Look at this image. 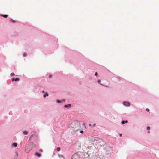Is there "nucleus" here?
Returning a JSON list of instances; mask_svg holds the SVG:
<instances>
[{"instance_id": "nucleus-31", "label": "nucleus", "mask_w": 159, "mask_h": 159, "mask_svg": "<svg viewBox=\"0 0 159 159\" xmlns=\"http://www.w3.org/2000/svg\"><path fill=\"white\" fill-rule=\"evenodd\" d=\"M51 77H52L51 75H50V76L49 77H50V78H51Z\"/></svg>"}, {"instance_id": "nucleus-25", "label": "nucleus", "mask_w": 159, "mask_h": 159, "mask_svg": "<svg viewBox=\"0 0 159 159\" xmlns=\"http://www.w3.org/2000/svg\"><path fill=\"white\" fill-rule=\"evenodd\" d=\"M95 75L96 76H97V72H96L95 74Z\"/></svg>"}, {"instance_id": "nucleus-5", "label": "nucleus", "mask_w": 159, "mask_h": 159, "mask_svg": "<svg viewBox=\"0 0 159 159\" xmlns=\"http://www.w3.org/2000/svg\"><path fill=\"white\" fill-rule=\"evenodd\" d=\"M123 104L125 106H129V103L128 102H123Z\"/></svg>"}, {"instance_id": "nucleus-7", "label": "nucleus", "mask_w": 159, "mask_h": 159, "mask_svg": "<svg viewBox=\"0 0 159 159\" xmlns=\"http://www.w3.org/2000/svg\"><path fill=\"white\" fill-rule=\"evenodd\" d=\"M19 80V78H16L15 79H14V78H13V79H12V81H18Z\"/></svg>"}, {"instance_id": "nucleus-26", "label": "nucleus", "mask_w": 159, "mask_h": 159, "mask_svg": "<svg viewBox=\"0 0 159 159\" xmlns=\"http://www.w3.org/2000/svg\"><path fill=\"white\" fill-rule=\"evenodd\" d=\"M119 135L120 137H121L122 136V134H120Z\"/></svg>"}, {"instance_id": "nucleus-8", "label": "nucleus", "mask_w": 159, "mask_h": 159, "mask_svg": "<svg viewBox=\"0 0 159 159\" xmlns=\"http://www.w3.org/2000/svg\"><path fill=\"white\" fill-rule=\"evenodd\" d=\"M35 155L38 156L39 157H40L41 156V154L39 153L38 152H36L35 153Z\"/></svg>"}, {"instance_id": "nucleus-21", "label": "nucleus", "mask_w": 159, "mask_h": 159, "mask_svg": "<svg viewBox=\"0 0 159 159\" xmlns=\"http://www.w3.org/2000/svg\"><path fill=\"white\" fill-rule=\"evenodd\" d=\"M147 129L148 130H149V129H150V127H148H148H147Z\"/></svg>"}, {"instance_id": "nucleus-3", "label": "nucleus", "mask_w": 159, "mask_h": 159, "mask_svg": "<svg viewBox=\"0 0 159 159\" xmlns=\"http://www.w3.org/2000/svg\"><path fill=\"white\" fill-rule=\"evenodd\" d=\"M35 147V145L33 143H30L25 148V150L27 153H29L32 148Z\"/></svg>"}, {"instance_id": "nucleus-6", "label": "nucleus", "mask_w": 159, "mask_h": 159, "mask_svg": "<svg viewBox=\"0 0 159 159\" xmlns=\"http://www.w3.org/2000/svg\"><path fill=\"white\" fill-rule=\"evenodd\" d=\"M65 107L67 108H70L71 107V105L70 104L66 105L65 106Z\"/></svg>"}, {"instance_id": "nucleus-24", "label": "nucleus", "mask_w": 159, "mask_h": 159, "mask_svg": "<svg viewBox=\"0 0 159 159\" xmlns=\"http://www.w3.org/2000/svg\"><path fill=\"white\" fill-rule=\"evenodd\" d=\"M98 82L99 83H100V80H98Z\"/></svg>"}, {"instance_id": "nucleus-30", "label": "nucleus", "mask_w": 159, "mask_h": 159, "mask_svg": "<svg viewBox=\"0 0 159 159\" xmlns=\"http://www.w3.org/2000/svg\"><path fill=\"white\" fill-rule=\"evenodd\" d=\"M148 133H150V131H148Z\"/></svg>"}, {"instance_id": "nucleus-27", "label": "nucleus", "mask_w": 159, "mask_h": 159, "mask_svg": "<svg viewBox=\"0 0 159 159\" xmlns=\"http://www.w3.org/2000/svg\"><path fill=\"white\" fill-rule=\"evenodd\" d=\"M89 126H91V127H92V125L91 124H89Z\"/></svg>"}, {"instance_id": "nucleus-11", "label": "nucleus", "mask_w": 159, "mask_h": 159, "mask_svg": "<svg viewBox=\"0 0 159 159\" xmlns=\"http://www.w3.org/2000/svg\"><path fill=\"white\" fill-rule=\"evenodd\" d=\"M1 16H3V17L5 18H7V17H8V15H1Z\"/></svg>"}, {"instance_id": "nucleus-1", "label": "nucleus", "mask_w": 159, "mask_h": 159, "mask_svg": "<svg viewBox=\"0 0 159 159\" xmlns=\"http://www.w3.org/2000/svg\"><path fill=\"white\" fill-rule=\"evenodd\" d=\"M80 128V123L76 121L72 122L69 125V128L71 131V133L73 134L78 132Z\"/></svg>"}, {"instance_id": "nucleus-14", "label": "nucleus", "mask_w": 159, "mask_h": 159, "mask_svg": "<svg viewBox=\"0 0 159 159\" xmlns=\"http://www.w3.org/2000/svg\"><path fill=\"white\" fill-rule=\"evenodd\" d=\"M57 151H60V150L61 149H60V147H57Z\"/></svg>"}, {"instance_id": "nucleus-18", "label": "nucleus", "mask_w": 159, "mask_h": 159, "mask_svg": "<svg viewBox=\"0 0 159 159\" xmlns=\"http://www.w3.org/2000/svg\"><path fill=\"white\" fill-rule=\"evenodd\" d=\"M57 103H60L61 102V101H60V100H57Z\"/></svg>"}, {"instance_id": "nucleus-9", "label": "nucleus", "mask_w": 159, "mask_h": 159, "mask_svg": "<svg viewBox=\"0 0 159 159\" xmlns=\"http://www.w3.org/2000/svg\"><path fill=\"white\" fill-rule=\"evenodd\" d=\"M127 122H128V121L127 120H125V121L124 120H123L121 122V123L122 124H124L125 123H127Z\"/></svg>"}, {"instance_id": "nucleus-22", "label": "nucleus", "mask_w": 159, "mask_h": 159, "mask_svg": "<svg viewBox=\"0 0 159 159\" xmlns=\"http://www.w3.org/2000/svg\"><path fill=\"white\" fill-rule=\"evenodd\" d=\"M80 132L81 134H82L83 133V130H81L80 131Z\"/></svg>"}, {"instance_id": "nucleus-15", "label": "nucleus", "mask_w": 159, "mask_h": 159, "mask_svg": "<svg viewBox=\"0 0 159 159\" xmlns=\"http://www.w3.org/2000/svg\"><path fill=\"white\" fill-rule=\"evenodd\" d=\"M26 55H27L26 53V52H25L23 53V56L24 57H25L26 56Z\"/></svg>"}, {"instance_id": "nucleus-12", "label": "nucleus", "mask_w": 159, "mask_h": 159, "mask_svg": "<svg viewBox=\"0 0 159 159\" xmlns=\"http://www.w3.org/2000/svg\"><path fill=\"white\" fill-rule=\"evenodd\" d=\"M13 146L15 147H16L17 146V144L16 143H13Z\"/></svg>"}, {"instance_id": "nucleus-10", "label": "nucleus", "mask_w": 159, "mask_h": 159, "mask_svg": "<svg viewBox=\"0 0 159 159\" xmlns=\"http://www.w3.org/2000/svg\"><path fill=\"white\" fill-rule=\"evenodd\" d=\"M58 156L60 158H64V157L62 155L59 154Z\"/></svg>"}, {"instance_id": "nucleus-13", "label": "nucleus", "mask_w": 159, "mask_h": 159, "mask_svg": "<svg viewBox=\"0 0 159 159\" xmlns=\"http://www.w3.org/2000/svg\"><path fill=\"white\" fill-rule=\"evenodd\" d=\"M28 134V132L26 131H24L23 132V134L25 135H26Z\"/></svg>"}, {"instance_id": "nucleus-17", "label": "nucleus", "mask_w": 159, "mask_h": 159, "mask_svg": "<svg viewBox=\"0 0 159 159\" xmlns=\"http://www.w3.org/2000/svg\"><path fill=\"white\" fill-rule=\"evenodd\" d=\"M11 76H14V75H15V74H14V73H11Z\"/></svg>"}, {"instance_id": "nucleus-2", "label": "nucleus", "mask_w": 159, "mask_h": 159, "mask_svg": "<svg viewBox=\"0 0 159 159\" xmlns=\"http://www.w3.org/2000/svg\"><path fill=\"white\" fill-rule=\"evenodd\" d=\"M89 143H93L95 142L96 143H100V145L101 146L104 145L105 144V142L102 139L98 138L93 137V136H90L89 137Z\"/></svg>"}, {"instance_id": "nucleus-28", "label": "nucleus", "mask_w": 159, "mask_h": 159, "mask_svg": "<svg viewBox=\"0 0 159 159\" xmlns=\"http://www.w3.org/2000/svg\"><path fill=\"white\" fill-rule=\"evenodd\" d=\"M12 20V22H14V23H15V21H14V20Z\"/></svg>"}, {"instance_id": "nucleus-16", "label": "nucleus", "mask_w": 159, "mask_h": 159, "mask_svg": "<svg viewBox=\"0 0 159 159\" xmlns=\"http://www.w3.org/2000/svg\"><path fill=\"white\" fill-rule=\"evenodd\" d=\"M46 96H48V94H44L43 95V97L44 98L46 97Z\"/></svg>"}, {"instance_id": "nucleus-4", "label": "nucleus", "mask_w": 159, "mask_h": 159, "mask_svg": "<svg viewBox=\"0 0 159 159\" xmlns=\"http://www.w3.org/2000/svg\"><path fill=\"white\" fill-rule=\"evenodd\" d=\"M77 158H78V156L76 154H74L71 157V159H76Z\"/></svg>"}, {"instance_id": "nucleus-29", "label": "nucleus", "mask_w": 159, "mask_h": 159, "mask_svg": "<svg viewBox=\"0 0 159 159\" xmlns=\"http://www.w3.org/2000/svg\"><path fill=\"white\" fill-rule=\"evenodd\" d=\"M16 157H18V155L17 153H16Z\"/></svg>"}, {"instance_id": "nucleus-19", "label": "nucleus", "mask_w": 159, "mask_h": 159, "mask_svg": "<svg viewBox=\"0 0 159 159\" xmlns=\"http://www.w3.org/2000/svg\"><path fill=\"white\" fill-rule=\"evenodd\" d=\"M146 110L148 112H149V110L148 108L146 109Z\"/></svg>"}, {"instance_id": "nucleus-23", "label": "nucleus", "mask_w": 159, "mask_h": 159, "mask_svg": "<svg viewBox=\"0 0 159 159\" xmlns=\"http://www.w3.org/2000/svg\"><path fill=\"white\" fill-rule=\"evenodd\" d=\"M39 151L40 152H43V150L42 149H40L39 150Z\"/></svg>"}, {"instance_id": "nucleus-20", "label": "nucleus", "mask_w": 159, "mask_h": 159, "mask_svg": "<svg viewBox=\"0 0 159 159\" xmlns=\"http://www.w3.org/2000/svg\"><path fill=\"white\" fill-rule=\"evenodd\" d=\"M95 125H96V124H94L92 125V127H95Z\"/></svg>"}]
</instances>
